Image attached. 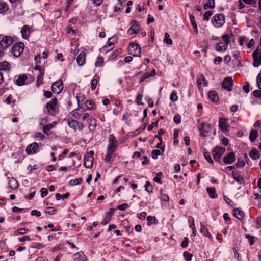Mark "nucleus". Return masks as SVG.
I'll use <instances>...</instances> for the list:
<instances>
[{
    "label": "nucleus",
    "instance_id": "f257e3e1",
    "mask_svg": "<svg viewBox=\"0 0 261 261\" xmlns=\"http://www.w3.org/2000/svg\"><path fill=\"white\" fill-rule=\"evenodd\" d=\"M13 42L12 37L9 36L0 35V47L3 49H6Z\"/></svg>",
    "mask_w": 261,
    "mask_h": 261
},
{
    "label": "nucleus",
    "instance_id": "f03ea898",
    "mask_svg": "<svg viewBox=\"0 0 261 261\" xmlns=\"http://www.w3.org/2000/svg\"><path fill=\"white\" fill-rule=\"evenodd\" d=\"M212 22L216 28H220L225 23V17L223 14L215 15L212 18Z\"/></svg>",
    "mask_w": 261,
    "mask_h": 261
},
{
    "label": "nucleus",
    "instance_id": "7ed1b4c3",
    "mask_svg": "<svg viewBox=\"0 0 261 261\" xmlns=\"http://www.w3.org/2000/svg\"><path fill=\"white\" fill-rule=\"evenodd\" d=\"M24 44L23 43L19 42L15 43L12 46L11 53L13 56L18 57L24 50Z\"/></svg>",
    "mask_w": 261,
    "mask_h": 261
},
{
    "label": "nucleus",
    "instance_id": "20e7f679",
    "mask_svg": "<svg viewBox=\"0 0 261 261\" xmlns=\"http://www.w3.org/2000/svg\"><path fill=\"white\" fill-rule=\"evenodd\" d=\"M93 151H90L84 156V165L87 168H91L93 166Z\"/></svg>",
    "mask_w": 261,
    "mask_h": 261
},
{
    "label": "nucleus",
    "instance_id": "39448f33",
    "mask_svg": "<svg viewBox=\"0 0 261 261\" xmlns=\"http://www.w3.org/2000/svg\"><path fill=\"white\" fill-rule=\"evenodd\" d=\"M198 129L200 132L201 136L207 137L211 132V125L207 123H202L199 125Z\"/></svg>",
    "mask_w": 261,
    "mask_h": 261
},
{
    "label": "nucleus",
    "instance_id": "423d86ee",
    "mask_svg": "<svg viewBox=\"0 0 261 261\" xmlns=\"http://www.w3.org/2000/svg\"><path fill=\"white\" fill-rule=\"evenodd\" d=\"M117 42V37L113 36L110 38L106 44L102 48V51L107 53L113 49V45Z\"/></svg>",
    "mask_w": 261,
    "mask_h": 261
},
{
    "label": "nucleus",
    "instance_id": "0eeeda50",
    "mask_svg": "<svg viewBox=\"0 0 261 261\" xmlns=\"http://www.w3.org/2000/svg\"><path fill=\"white\" fill-rule=\"evenodd\" d=\"M129 54L134 56L139 57L141 55L140 46L136 43H130L128 48Z\"/></svg>",
    "mask_w": 261,
    "mask_h": 261
},
{
    "label": "nucleus",
    "instance_id": "6e6552de",
    "mask_svg": "<svg viewBox=\"0 0 261 261\" xmlns=\"http://www.w3.org/2000/svg\"><path fill=\"white\" fill-rule=\"evenodd\" d=\"M225 148L221 147H216L213 150V156L216 161L219 162V159L224 152Z\"/></svg>",
    "mask_w": 261,
    "mask_h": 261
},
{
    "label": "nucleus",
    "instance_id": "1a4fd4ad",
    "mask_svg": "<svg viewBox=\"0 0 261 261\" xmlns=\"http://www.w3.org/2000/svg\"><path fill=\"white\" fill-rule=\"evenodd\" d=\"M253 58V66L258 67L261 64V53L257 48L252 54Z\"/></svg>",
    "mask_w": 261,
    "mask_h": 261
},
{
    "label": "nucleus",
    "instance_id": "9d476101",
    "mask_svg": "<svg viewBox=\"0 0 261 261\" xmlns=\"http://www.w3.org/2000/svg\"><path fill=\"white\" fill-rule=\"evenodd\" d=\"M228 119L220 118L219 120V126L221 130L224 133L228 132L229 124L227 123Z\"/></svg>",
    "mask_w": 261,
    "mask_h": 261
},
{
    "label": "nucleus",
    "instance_id": "9b49d317",
    "mask_svg": "<svg viewBox=\"0 0 261 261\" xmlns=\"http://www.w3.org/2000/svg\"><path fill=\"white\" fill-rule=\"evenodd\" d=\"M63 88L62 80H58L54 82L51 86L52 91L56 94L60 93Z\"/></svg>",
    "mask_w": 261,
    "mask_h": 261
},
{
    "label": "nucleus",
    "instance_id": "f8f14e48",
    "mask_svg": "<svg viewBox=\"0 0 261 261\" xmlns=\"http://www.w3.org/2000/svg\"><path fill=\"white\" fill-rule=\"evenodd\" d=\"M38 148V144L36 142L28 145L26 147V152L28 154H35L37 152Z\"/></svg>",
    "mask_w": 261,
    "mask_h": 261
},
{
    "label": "nucleus",
    "instance_id": "ddd939ff",
    "mask_svg": "<svg viewBox=\"0 0 261 261\" xmlns=\"http://www.w3.org/2000/svg\"><path fill=\"white\" fill-rule=\"evenodd\" d=\"M233 84L232 79L231 77H227L224 79L222 83V87L228 91L232 90L231 87Z\"/></svg>",
    "mask_w": 261,
    "mask_h": 261
},
{
    "label": "nucleus",
    "instance_id": "4468645a",
    "mask_svg": "<svg viewBox=\"0 0 261 261\" xmlns=\"http://www.w3.org/2000/svg\"><path fill=\"white\" fill-rule=\"evenodd\" d=\"M57 103V99L56 98L52 99L50 102L47 103L46 108L50 114H53V112L55 110Z\"/></svg>",
    "mask_w": 261,
    "mask_h": 261
},
{
    "label": "nucleus",
    "instance_id": "2eb2a0df",
    "mask_svg": "<svg viewBox=\"0 0 261 261\" xmlns=\"http://www.w3.org/2000/svg\"><path fill=\"white\" fill-rule=\"evenodd\" d=\"M84 112V109L78 108L71 111L70 114L74 119H79L81 118Z\"/></svg>",
    "mask_w": 261,
    "mask_h": 261
},
{
    "label": "nucleus",
    "instance_id": "dca6fc26",
    "mask_svg": "<svg viewBox=\"0 0 261 261\" xmlns=\"http://www.w3.org/2000/svg\"><path fill=\"white\" fill-rule=\"evenodd\" d=\"M132 23L133 25L128 29L127 33L129 35L134 36L138 33L139 29L138 28V23L136 21H133Z\"/></svg>",
    "mask_w": 261,
    "mask_h": 261
},
{
    "label": "nucleus",
    "instance_id": "f3484780",
    "mask_svg": "<svg viewBox=\"0 0 261 261\" xmlns=\"http://www.w3.org/2000/svg\"><path fill=\"white\" fill-rule=\"evenodd\" d=\"M235 161V154L233 152L229 153L223 159V162L226 164H230Z\"/></svg>",
    "mask_w": 261,
    "mask_h": 261
},
{
    "label": "nucleus",
    "instance_id": "a211bd4d",
    "mask_svg": "<svg viewBox=\"0 0 261 261\" xmlns=\"http://www.w3.org/2000/svg\"><path fill=\"white\" fill-rule=\"evenodd\" d=\"M86 54L84 51H81L76 58V61L79 66H83L85 64Z\"/></svg>",
    "mask_w": 261,
    "mask_h": 261
},
{
    "label": "nucleus",
    "instance_id": "6ab92c4d",
    "mask_svg": "<svg viewBox=\"0 0 261 261\" xmlns=\"http://www.w3.org/2000/svg\"><path fill=\"white\" fill-rule=\"evenodd\" d=\"M21 36L23 39H27L30 34V29L28 25H24L21 30Z\"/></svg>",
    "mask_w": 261,
    "mask_h": 261
},
{
    "label": "nucleus",
    "instance_id": "aec40b11",
    "mask_svg": "<svg viewBox=\"0 0 261 261\" xmlns=\"http://www.w3.org/2000/svg\"><path fill=\"white\" fill-rule=\"evenodd\" d=\"M197 83L198 86H206L207 82L202 75H199L197 78Z\"/></svg>",
    "mask_w": 261,
    "mask_h": 261
},
{
    "label": "nucleus",
    "instance_id": "412c9836",
    "mask_svg": "<svg viewBox=\"0 0 261 261\" xmlns=\"http://www.w3.org/2000/svg\"><path fill=\"white\" fill-rule=\"evenodd\" d=\"M67 123L70 128L75 130L77 129V125L79 124V121L74 119H68L67 120Z\"/></svg>",
    "mask_w": 261,
    "mask_h": 261
},
{
    "label": "nucleus",
    "instance_id": "4be33fe9",
    "mask_svg": "<svg viewBox=\"0 0 261 261\" xmlns=\"http://www.w3.org/2000/svg\"><path fill=\"white\" fill-rule=\"evenodd\" d=\"M9 187L12 189H16L18 187V183L16 179L13 177L9 178Z\"/></svg>",
    "mask_w": 261,
    "mask_h": 261
},
{
    "label": "nucleus",
    "instance_id": "5701e85b",
    "mask_svg": "<svg viewBox=\"0 0 261 261\" xmlns=\"http://www.w3.org/2000/svg\"><path fill=\"white\" fill-rule=\"evenodd\" d=\"M11 69L10 64L7 61H3L0 63V71H10Z\"/></svg>",
    "mask_w": 261,
    "mask_h": 261
},
{
    "label": "nucleus",
    "instance_id": "b1692460",
    "mask_svg": "<svg viewBox=\"0 0 261 261\" xmlns=\"http://www.w3.org/2000/svg\"><path fill=\"white\" fill-rule=\"evenodd\" d=\"M200 232L204 237H207L210 239H212V236L210 233L207 230V229L206 228V227L204 225H202V224H201V228H200Z\"/></svg>",
    "mask_w": 261,
    "mask_h": 261
},
{
    "label": "nucleus",
    "instance_id": "393cba45",
    "mask_svg": "<svg viewBox=\"0 0 261 261\" xmlns=\"http://www.w3.org/2000/svg\"><path fill=\"white\" fill-rule=\"evenodd\" d=\"M234 216L239 220H242L244 217V212L238 208H236L233 210Z\"/></svg>",
    "mask_w": 261,
    "mask_h": 261
},
{
    "label": "nucleus",
    "instance_id": "a878e982",
    "mask_svg": "<svg viewBox=\"0 0 261 261\" xmlns=\"http://www.w3.org/2000/svg\"><path fill=\"white\" fill-rule=\"evenodd\" d=\"M27 77L25 75H20L16 80V84L18 86H22L24 84Z\"/></svg>",
    "mask_w": 261,
    "mask_h": 261
},
{
    "label": "nucleus",
    "instance_id": "bb28decb",
    "mask_svg": "<svg viewBox=\"0 0 261 261\" xmlns=\"http://www.w3.org/2000/svg\"><path fill=\"white\" fill-rule=\"evenodd\" d=\"M75 261H85L84 254L82 252H77L74 255Z\"/></svg>",
    "mask_w": 261,
    "mask_h": 261
},
{
    "label": "nucleus",
    "instance_id": "cd10ccee",
    "mask_svg": "<svg viewBox=\"0 0 261 261\" xmlns=\"http://www.w3.org/2000/svg\"><path fill=\"white\" fill-rule=\"evenodd\" d=\"M206 191L209 194L211 198H215L217 197V195L215 194L216 191L215 188H207Z\"/></svg>",
    "mask_w": 261,
    "mask_h": 261
},
{
    "label": "nucleus",
    "instance_id": "c85d7f7f",
    "mask_svg": "<svg viewBox=\"0 0 261 261\" xmlns=\"http://www.w3.org/2000/svg\"><path fill=\"white\" fill-rule=\"evenodd\" d=\"M44 72L41 71L39 74L37 76V86L39 87L41 85L43 84V77H44Z\"/></svg>",
    "mask_w": 261,
    "mask_h": 261
},
{
    "label": "nucleus",
    "instance_id": "c756f323",
    "mask_svg": "<svg viewBox=\"0 0 261 261\" xmlns=\"http://www.w3.org/2000/svg\"><path fill=\"white\" fill-rule=\"evenodd\" d=\"M88 124H89V129L90 131H94L96 126V123L95 121L93 119H89L88 120Z\"/></svg>",
    "mask_w": 261,
    "mask_h": 261
},
{
    "label": "nucleus",
    "instance_id": "7c9ffc66",
    "mask_svg": "<svg viewBox=\"0 0 261 261\" xmlns=\"http://www.w3.org/2000/svg\"><path fill=\"white\" fill-rule=\"evenodd\" d=\"M190 220L192 221V224H191L189 225V226L192 229V235L195 236L196 233V229L195 226L194 219L193 217L189 216L188 218V221H190Z\"/></svg>",
    "mask_w": 261,
    "mask_h": 261
},
{
    "label": "nucleus",
    "instance_id": "2f4dec72",
    "mask_svg": "<svg viewBox=\"0 0 261 261\" xmlns=\"http://www.w3.org/2000/svg\"><path fill=\"white\" fill-rule=\"evenodd\" d=\"M249 156L251 159H252L253 160H256L259 158V154L258 151L257 150L254 149V150H252L250 151V152L249 153Z\"/></svg>",
    "mask_w": 261,
    "mask_h": 261
},
{
    "label": "nucleus",
    "instance_id": "473e14b6",
    "mask_svg": "<svg viewBox=\"0 0 261 261\" xmlns=\"http://www.w3.org/2000/svg\"><path fill=\"white\" fill-rule=\"evenodd\" d=\"M190 19L191 23L194 29V31L196 34H198V28L197 25L196 23L195 20V17L193 15L190 14Z\"/></svg>",
    "mask_w": 261,
    "mask_h": 261
},
{
    "label": "nucleus",
    "instance_id": "72a5a7b5",
    "mask_svg": "<svg viewBox=\"0 0 261 261\" xmlns=\"http://www.w3.org/2000/svg\"><path fill=\"white\" fill-rule=\"evenodd\" d=\"M208 97L213 101H217L218 99V96L216 91H212L208 93Z\"/></svg>",
    "mask_w": 261,
    "mask_h": 261
},
{
    "label": "nucleus",
    "instance_id": "f704fd0d",
    "mask_svg": "<svg viewBox=\"0 0 261 261\" xmlns=\"http://www.w3.org/2000/svg\"><path fill=\"white\" fill-rule=\"evenodd\" d=\"M85 106L88 110H93L95 108V103L91 100H87L85 101Z\"/></svg>",
    "mask_w": 261,
    "mask_h": 261
},
{
    "label": "nucleus",
    "instance_id": "c9c22d12",
    "mask_svg": "<svg viewBox=\"0 0 261 261\" xmlns=\"http://www.w3.org/2000/svg\"><path fill=\"white\" fill-rule=\"evenodd\" d=\"M115 151L111 150H107V155H106L105 160L106 162H109L112 160V154Z\"/></svg>",
    "mask_w": 261,
    "mask_h": 261
},
{
    "label": "nucleus",
    "instance_id": "e433bc0d",
    "mask_svg": "<svg viewBox=\"0 0 261 261\" xmlns=\"http://www.w3.org/2000/svg\"><path fill=\"white\" fill-rule=\"evenodd\" d=\"M257 136V131L256 130H251L249 134V139L250 141L254 142Z\"/></svg>",
    "mask_w": 261,
    "mask_h": 261
},
{
    "label": "nucleus",
    "instance_id": "4c0bfd02",
    "mask_svg": "<svg viewBox=\"0 0 261 261\" xmlns=\"http://www.w3.org/2000/svg\"><path fill=\"white\" fill-rule=\"evenodd\" d=\"M227 46L222 43H219L217 44L216 50L218 51H223L226 49Z\"/></svg>",
    "mask_w": 261,
    "mask_h": 261
},
{
    "label": "nucleus",
    "instance_id": "58836bf2",
    "mask_svg": "<svg viewBox=\"0 0 261 261\" xmlns=\"http://www.w3.org/2000/svg\"><path fill=\"white\" fill-rule=\"evenodd\" d=\"M147 220L148 225H151L153 223L156 224L157 223V220L156 217L154 216H149L147 217Z\"/></svg>",
    "mask_w": 261,
    "mask_h": 261
},
{
    "label": "nucleus",
    "instance_id": "ea45409f",
    "mask_svg": "<svg viewBox=\"0 0 261 261\" xmlns=\"http://www.w3.org/2000/svg\"><path fill=\"white\" fill-rule=\"evenodd\" d=\"M232 174L234 179L237 182H238L239 184H241L243 182L244 179L242 176H241L239 175H237V174L234 173V172H232Z\"/></svg>",
    "mask_w": 261,
    "mask_h": 261
},
{
    "label": "nucleus",
    "instance_id": "a19ab883",
    "mask_svg": "<svg viewBox=\"0 0 261 261\" xmlns=\"http://www.w3.org/2000/svg\"><path fill=\"white\" fill-rule=\"evenodd\" d=\"M214 0H208V2L204 4L203 8L204 9H207V8H213L214 7Z\"/></svg>",
    "mask_w": 261,
    "mask_h": 261
},
{
    "label": "nucleus",
    "instance_id": "79ce46f5",
    "mask_svg": "<svg viewBox=\"0 0 261 261\" xmlns=\"http://www.w3.org/2000/svg\"><path fill=\"white\" fill-rule=\"evenodd\" d=\"M97 76L95 75L94 78L91 81V88L92 90H94L98 83Z\"/></svg>",
    "mask_w": 261,
    "mask_h": 261
},
{
    "label": "nucleus",
    "instance_id": "37998d69",
    "mask_svg": "<svg viewBox=\"0 0 261 261\" xmlns=\"http://www.w3.org/2000/svg\"><path fill=\"white\" fill-rule=\"evenodd\" d=\"M8 10V7L5 3H0V13H5Z\"/></svg>",
    "mask_w": 261,
    "mask_h": 261
},
{
    "label": "nucleus",
    "instance_id": "c03bdc74",
    "mask_svg": "<svg viewBox=\"0 0 261 261\" xmlns=\"http://www.w3.org/2000/svg\"><path fill=\"white\" fill-rule=\"evenodd\" d=\"M55 125L54 123L47 124L43 127V133L48 134V132Z\"/></svg>",
    "mask_w": 261,
    "mask_h": 261
},
{
    "label": "nucleus",
    "instance_id": "a18cd8bd",
    "mask_svg": "<svg viewBox=\"0 0 261 261\" xmlns=\"http://www.w3.org/2000/svg\"><path fill=\"white\" fill-rule=\"evenodd\" d=\"M103 58L101 57H99L97 59V61L95 63L96 67H101L103 64Z\"/></svg>",
    "mask_w": 261,
    "mask_h": 261
},
{
    "label": "nucleus",
    "instance_id": "49530a36",
    "mask_svg": "<svg viewBox=\"0 0 261 261\" xmlns=\"http://www.w3.org/2000/svg\"><path fill=\"white\" fill-rule=\"evenodd\" d=\"M162 154L161 151L160 150H153L152 151L151 155L153 159H156L159 155Z\"/></svg>",
    "mask_w": 261,
    "mask_h": 261
},
{
    "label": "nucleus",
    "instance_id": "de8ad7c7",
    "mask_svg": "<svg viewBox=\"0 0 261 261\" xmlns=\"http://www.w3.org/2000/svg\"><path fill=\"white\" fill-rule=\"evenodd\" d=\"M169 34L168 33H166L165 34V38L164 39V42L167 44H172V40L171 39L169 38Z\"/></svg>",
    "mask_w": 261,
    "mask_h": 261
},
{
    "label": "nucleus",
    "instance_id": "09e8293b",
    "mask_svg": "<svg viewBox=\"0 0 261 261\" xmlns=\"http://www.w3.org/2000/svg\"><path fill=\"white\" fill-rule=\"evenodd\" d=\"M117 145L118 143H109L107 150H111L115 151Z\"/></svg>",
    "mask_w": 261,
    "mask_h": 261
},
{
    "label": "nucleus",
    "instance_id": "8fccbe9b",
    "mask_svg": "<svg viewBox=\"0 0 261 261\" xmlns=\"http://www.w3.org/2000/svg\"><path fill=\"white\" fill-rule=\"evenodd\" d=\"M82 182V179L81 178H76L72 180H71L70 181V184L71 186H75L79 185Z\"/></svg>",
    "mask_w": 261,
    "mask_h": 261
},
{
    "label": "nucleus",
    "instance_id": "3c124183",
    "mask_svg": "<svg viewBox=\"0 0 261 261\" xmlns=\"http://www.w3.org/2000/svg\"><path fill=\"white\" fill-rule=\"evenodd\" d=\"M111 220V217L109 216V215H107L105 214V218H104L103 220H102V221L101 222V224L105 225L109 223L110 222Z\"/></svg>",
    "mask_w": 261,
    "mask_h": 261
},
{
    "label": "nucleus",
    "instance_id": "603ef678",
    "mask_svg": "<svg viewBox=\"0 0 261 261\" xmlns=\"http://www.w3.org/2000/svg\"><path fill=\"white\" fill-rule=\"evenodd\" d=\"M145 190L149 193H151L152 192L153 188L152 186L150 185V182L147 181L145 185Z\"/></svg>",
    "mask_w": 261,
    "mask_h": 261
},
{
    "label": "nucleus",
    "instance_id": "864d4df0",
    "mask_svg": "<svg viewBox=\"0 0 261 261\" xmlns=\"http://www.w3.org/2000/svg\"><path fill=\"white\" fill-rule=\"evenodd\" d=\"M223 40L224 43H223L224 45H226V46H228L229 43V36L228 34H225L222 36Z\"/></svg>",
    "mask_w": 261,
    "mask_h": 261
},
{
    "label": "nucleus",
    "instance_id": "5fc2aeb1",
    "mask_svg": "<svg viewBox=\"0 0 261 261\" xmlns=\"http://www.w3.org/2000/svg\"><path fill=\"white\" fill-rule=\"evenodd\" d=\"M178 97L175 91L173 90L170 95V99L173 101H176L177 100Z\"/></svg>",
    "mask_w": 261,
    "mask_h": 261
},
{
    "label": "nucleus",
    "instance_id": "6e6d98bb",
    "mask_svg": "<svg viewBox=\"0 0 261 261\" xmlns=\"http://www.w3.org/2000/svg\"><path fill=\"white\" fill-rule=\"evenodd\" d=\"M162 175V172H159L157 173L156 177L153 178V181L155 182H157L159 184H162V181L161 180V175Z\"/></svg>",
    "mask_w": 261,
    "mask_h": 261
},
{
    "label": "nucleus",
    "instance_id": "4d7b16f0",
    "mask_svg": "<svg viewBox=\"0 0 261 261\" xmlns=\"http://www.w3.org/2000/svg\"><path fill=\"white\" fill-rule=\"evenodd\" d=\"M56 212V210L52 207H48L45 211V213L48 214H54Z\"/></svg>",
    "mask_w": 261,
    "mask_h": 261
},
{
    "label": "nucleus",
    "instance_id": "13d9d810",
    "mask_svg": "<svg viewBox=\"0 0 261 261\" xmlns=\"http://www.w3.org/2000/svg\"><path fill=\"white\" fill-rule=\"evenodd\" d=\"M204 156L205 159L206 160V161L208 163H210V164H213V161L212 159L211 156V155H210L209 153L205 152L204 153Z\"/></svg>",
    "mask_w": 261,
    "mask_h": 261
},
{
    "label": "nucleus",
    "instance_id": "bf43d9fd",
    "mask_svg": "<svg viewBox=\"0 0 261 261\" xmlns=\"http://www.w3.org/2000/svg\"><path fill=\"white\" fill-rule=\"evenodd\" d=\"M161 200L163 201L167 202L169 201V197L168 196L164 193H162V190L161 191Z\"/></svg>",
    "mask_w": 261,
    "mask_h": 261
},
{
    "label": "nucleus",
    "instance_id": "052dcab7",
    "mask_svg": "<svg viewBox=\"0 0 261 261\" xmlns=\"http://www.w3.org/2000/svg\"><path fill=\"white\" fill-rule=\"evenodd\" d=\"M29 231V230L25 229V228H21L17 230V232H18V234L20 235H23L27 233H28Z\"/></svg>",
    "mask_w": 261,
    "mask_h": 261
},
{
    "label": "nucleus",
    "instance_id": "680f3d73",
    "mask_svg": "<svg viewBox=\"0 0 261 261\" xmlns=\"http://www.w3.org/2000/svg\"><path fill=\"white\" fill-rule=\"evenodd\" d=\"M212 13L210 11L206 12L203 15L204 20H208L210 17L212 16Z\"/></svg>",
    "mask_w": 261,
    "mask_h": 261
},
{
    "label": "nucleus",
    "instance_id": "e2e57ef3",
    "mask_svg": "<svg viewBox=\"0 0 261 261\" xmlns=\"http://www.w3.org/2000/svg\"><path fill=\"white\" fill-rule=\"evenodd\" d=\"M128 207V205L127 203H123L117 206V208L120 211H124Z\"/></svg>",
    "mask_w": 261,
    "mask_h": 261
},
{
    "label": "nucleus",
    "instance_id": "0e129e2a",
    "mask_svg": "<svg viewBox=\"0 0 261 261\" xmlns=\"http://www.w3.org/2000/svg\"><path fill=\"white\" fill-rule=\"evenodd\" d=\"M41 196L42 197H45L48 194V190L45 188H42L40 190Z\"/></svg>",
    "mask_w": 261,
    "mask_h": 261
},
{
    "label": "nucleus",
    "instance_id": "69168bd1",
    "mask_svg": "<svg viewBox=\"0 0 261 261\" xmlns=\"http://www.w3.org/2000/svg\"><path fill=\"white\" fill-rule=\"evenodd\" d=\"M256 83L257 87L261 90V72L257 76Z\"/></svg>",
    "mask_w": 261,
    "mask_h": 261
},
{
    "label": "nucleus",
    "instance_id": "338daca9",
    "mask_svg": "<svg viewBox=\"0 0 261 261\" xmlns=\"http://www.w3.org/2000/svg\"><path fill=\"white\" fill-rule=\"evenodd\" d=\"M253 94L255 97L261 98V90H256L254 91Z\"/></svg>",
    "mask_w": 261,
    "mask_h": 261
},
{
    "label": "nucleus",
    "instance_id": "774afa93",
    "mask_svg": "<svg viewBox=\"0 0 261 261\" xmlns=\"http://www.w3.org/2000/svg\"><path fill=\"white\" fill-rule=\"evenodd\" d=\"M256 227L257 228H261V217H258L255 220Z\"/></svg>",
    "mask_w": 261,
    "mask_h": 261
}]
</instances>
